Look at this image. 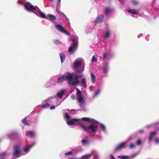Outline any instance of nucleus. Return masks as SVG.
<instances>
[{"label":"nucleus","instance_id":"1","mask_svg":"<svg viewBox=\"0 0 159 159\" xmlns=\"http://www.w3.org/2000/svg\"><path fill=\"white\" fill-rule=\"evenodd\" d=\"M35 143L30 145H26L24 147L22 150H20V144L17 143L14 146L13 156L16 158H19L22 155H24L28 153L30 151L31 148L34 145Z\"/></svg>","mask_w":159,"mask_h":159},{"label":"nucleus","instance_id":"2","mask_svg":"<svg viewBox=\"0 0 159 159\" xmlns=\"http://www.w3.org/2000/svg\"><path fill=\"white\" fill-rule=\"evenodd\" d=\"M25 10L29 12H32L37 16L45 19H47V17L37 7L34 6L29 2L25 3L24 4Z\"/></svg>","mask_w":159,"mask_h":159},{"label":"nucleus","instance_id":"3","mask_svg":"<svg viewBox=\"0 0 159 159\" xmlns=\"http://www.w3.org/2000/svg\"><path fill=\"white\" fill-rule=\"evenodd\" d=\"M66 90H61L57 93V96L51 97L45 101V102L48 103L50 105H54L55 106L59 105L63 101L61 99L63 95L64 94Z\"/></svg>","mask_w":159,"mask_h":159},{"label":"nucleus","instance_id":"4","mask_svg":"<svg viewBox=\"0 0 159 159\" xmlns=\"http://www.w3.org/2000/svg\"><path fill=\"white\" fill-rule=\"evenodd\" d=\"M81 120L84 121H88L92 124L88 126L86 131H90L94 133L96 131L98 128V122L94 119L89 117H83Z\"/></svg>","mask_w":159,"mask_h":159},{"label":"nucleus","instance_id":"5","mask_svg":"<svg viewBox=\"0 0 159 159\" xmlns=\"http://www.w3.org/2000/svg\"><path fill=\"white\" fill-rule=\"evenodd\" d=\"M79 68L76 71L79 73H81L84 70V60L81 58L76 60L73 63V68L75 70Z\"/></svg>","mask_w":159,"mask_h":159},{"label":"nucleus","instance_id":"6","mask_svg":"<svg viewBox=\"0 0 159 159\" xmlns=\"http://www.w3.org/2000/svg\"><path fill=\"white\" fill-rule=\"evenodd\" d=\"M83 76L82 74L78 75L74 73H70L69 77L71 78V81H70V83L71 84V86H75L79 83L78 78H82Z\"/></svg>","mask_w":159,"mask_h":159},{"label":"nucleus","instance_id":"7","mask_svg":"<svg viewBox=\"0 0 159 159\" xmlns=\"http://www.w3.org/2000/svg\"><path fill=\"white\" fill-rule=\"evenodd\" d=\"M70 73H67L66 75H63L60 78H58L57 80V82L58 83H61L64 81L65 79L68 81V84L71 86V84L70 83V81H71V78L69 77V76L70 75Z\"/></svg>","mask_w":159,"mask_h":159},{"label":"nucleus","instance_id":"8","mask_svg":"<svg viewBox=\"0 0 159 159\" xmlns=\"http://www.w3.org/2000/svg\"><path fill=\"white\" fill-rule=\"evenodd\" d=\"M77 100L79 103V106L81 107L82 110L84 111L85 109L84 106L86 105V103L83 100V97L81 95L78 97Z\"/></svg>","mask_w":159,"mask_h":159},{"label":"nucleus","instance_id":"9","mask_svg":"<svg viewBox=\"0 0 159 159\" xmlns=\"http://www.w3.org/2000/svg\"><path fill=\"white\" fill-rule=\"evenodd\" d=\"M103 59L104 60H109L114 56V53L111 51H107L103 53Z\"/></svg>","mask_w":159,"mask_h":159},{"label":"nucleus","instance_id":"10","mask_svg":"<svg viewBox=\"0 0 159 159\" xmlns=\"http://www.w3.org/2000/svg\"><path fill=\"white\" fill-rule=\"evenodd\" d=\"M75 42L71 44L70 46L68 49V52H71L75 50L77 48L78 45V37L76 36H75Z\"/></svg>","mask_w":159,"mask_h":159},{"label":"nucleus","instance_id":"11","mask_svg":"<svg viewBox=\"0 0 159 159\" xmlns=\"http://www.w3.org/2000/svg\"><path fill=\"white\" fill-rule=\"evenodd\" d=\"M130 139V138H129L127 141L124 142L122 143L117 145L115 148V150L116 151L125 148L126 146V145L128 141Z\"/></svg>","mask_w":159,"mask_h":159},{"label":"nucleus","instance_id":"12","mask_svg":"<svg viewBox=\"0 0 159 159\" xmlns=\"http://www.w3.org/2000/svg\"><path fill=\"white\" fill-rule=\"evenodd\" d=\"M102 68L104 73L107 75L109 70V64L108 62H103L102 65Z\"/></svg>","mask_w":159,"mask_h":159},{"label":"nucleus","instance_id":"13","mask_svg":"<svg viewBox=\"0 0 159 159\" xmlns=\"http://www.w3.org/2000/svg\"><path fill=\"white\" fill-rule=\"evenodd\" d=\"M55 27L57 30L59 31L61 33H64L68 35H69V34L67 32L64 30L63 27L61 25L59 24L55 26Z\"/></svg>","mask_w":159,"mask_h":159},{"label":"nucleus","instance_id":"14","mask_svg":"<svg viewBox=\"0 0 159 159\" xmlns=\"http://www.w3.org/2000/svg\"><path fill=\"white\" fill-rule=\"evenodd\" d=\"M136 154H134L129 156H119L118 157L121 159H131L134 158L137 156Z\"/></svg>","mask_w":159,"mask_h":159},{"label":"nucleus","instance_id":"15","mask_svg":"<svg viewBox=\"0 0 159 159\" xmlns=\"http://www.w3.org/2000/svg\"><path fill=\"white\" fill-rule=\"evenodd\" d=\"M111 30L109 28H107L103 33V35L105 39L109 38L110 35L112 34Z\"/></svg>","mask_w":159,"mask_h":159},{"label":"nucleus","instance_id":"16","mask_svg":"<svg viewBox=\"0 0 159 159\" xmlns=\"http://www.w3.org/2000/svg\"><path fill=\"white\" fill-rule=\"evenodd\" d=\"M80 119L78 118H73L72 120H67L66 122L67 124L69 125H73L75 124V121H78L80 120Z\"/></svg>","mask_w":159,"mask_h":159},{"label":"nucleus","instance_id":"17","mask_svg":"<svg viewBox=\"0 0 159 159\" xmlns=\"http://www.w3.org/2000/svg\"><path fill=\"white\" fill-rule=\"evenodd\" d=\"M98 124L100 125L99 131L105 133H107V128L105 125L101 123L98 122Z\"/></svg>","mask_w":159,"mask_h":159},{"label":"nucleus","instance_id":"18","mask_svg":"<svg viewBox=\"0 0 159 159\" xmlns=\"http://www.w3.org/2000/svg\"><path fill=\"white\" fill-rule=\"evenodd\" d=\"M91 157V154H87V155H84L81 158H79L74 157H72L69 159H68V157H67V158L63 157L62 159H88L89 158Z\"/></svg>","mask_w":159,"mask_h":159},{"label":"nucleus","instance_id":"19","mask_svg":"<svg viewBox=\"0 0 159 159\" xmlns=\"http://www.w3.org/2000/svg\"><path fill=\"white\" fill-rule=\"evenodd\" d=\"M25 134L26 136L30 138H34L35 137L36 135L34 132L31 131H26Z\"/></svg>","mask_w":159,"mask_h":159},{"label":"nucleus","instance_id":"20","mask_svg":"<svg viewBox=\"0 0 159 159\" xmlns=\"http://www.w3.org/2000/svg\"><path fill=\"white\" fill-rule=\"evenodd\" d=\"M147 127L148 128L151 127L156 128L157 129V131H159V122H157L152 123L149 125L147 126Z\"/></svg>","mask_w":159,"mask_h":159},{"label":"nucleus","instance_id":"21","mask_svg":"<svg viewBox=\"0 0 159 159\" xmlns=\"http://www.w3.org/2000/svg\"><path fill=\"white\" fill-rule=\"evenodd\" d=\"M103 19V16L102 15H100L98 16V17L94 21V22L96 24L101 23L102 20Z\"/></svg>","mask_w":159,"mask_h":159},{"label":"nucleus","instance_id":"22","mask_svg":"<svg viewBox=\"0 0 159 159\" xmlns=\"http://www.w3.org/2000/svg\"><path fill=\"white\" fill-rule=\"evenodd\" d=\"M157 134V133L155 132H152L150 133V136L149 138V141H151L152 140L153 137L155 136Z\"/></svg>","mask_w":159,"mask_h":159},{"label":"nucleus","instance_id":"23","mask_svg":"<svg viewBox=\"0 0 159 159\" xmlns=\"http://www.w3.org/2000/svg\"><path fill=\"white\" fill-rule=\"evenodd\" d=\"M80 125L82 127L83 130L85 132H86L88 126H86V125L84 124L82 122H81L80 123Z\"/></svg>","mask_w":159,"mask_h":159},{"label":"nucleus","instance_id":"24","mask_svg":"<svg viewBox=\"0 0 159 159\" xmlns=\"http://www.w3.org/2000/svg\"><path fill=\"white\" fill-rule=\"evenodd\" d=\"M60 58L61 59V62L62 63L65 59V56L64 53L61 52L60 54Z\"/></svg>","mask_w":159,"mask_h":159},{"label":"nucleus","instance_id":"25","mask_svg":"<svg viewBox=\"0 0 159 159\" xmlns=\"http://www.w3.org/2000/svg\"><path fill=\"white\" fill-rule=\"evenodd\" d=\"M81 143L83 145L86 146L89 144L90 142L89 140L85 139H83Z\"/></svg>","mask_w":159,"mask_h":159},{"label":"nucleus","instance_id":"26","mask_svg":"<svg viewBox=\"0 0 159 159\" xmlns=\"http://www.w3.org/2000/svg\"><path fill=\"white\" fill-rule=\"evenodd\" d=\"M127 11L129 13H130L132 14H135L138 12V11L137 10L131 9H128Z\"/></svg>","mask_w":159,"mask_h":159},{"label":"nucleus","instance_id":"27","mask_svg":"<svg viewBox=\"0 0 159 159\" xmlns=\"http://www.w3.org/2000/svg\"><path fill=\"white\" fill-rule=\"evenodd\" d=\"M91 154V156L92 155H94V157L93 159H97L98 154L96 151L94 150L93 151V152Z\"/></svg>","mask_w":159,"mask_h":159},{"label":"nucleus","instance_id":"28","mask_svg":"<svg viewBox=\"0 0 159 159\" xmlns=\"http://www.w3.org/2000/svg\"><path fill=\"white\" fill-rule=\"evenodd\" d=\"M91 82L93 83H94L95 82L96 77L92 73H91Z\"/></svg>","mask_w":159,"mask_h":159},{"label":"nucleus","instance_id":"29","mask_svg":"<svg viewBox=\"0 0 159 159\" xmlns=\"http://www.w3.org/2000/svg\"><path fill=\"white\" fill-rule=\"evenodd\" d=\"M7 156V154L4 152L0 154V159H5Z\"/></svg>","mask_w":159,"mask_h":159},{"label":"nucleus","instance_id":"30","mask_svg":"<svg viewBox=\"0 0 159 159\" xmlns=\"http://www.w3.org/2000/svg\"><path fill=\"white\" fill-rule=\"evenodd\" d=\"M111 9L109 7H107L105 8L104 11V13L105 14H108L111 11Z\"/></svg>","mask_w":159,"mask_h":159},{"label":"nucleus","instance_id":"31","mask_svg":"<svg viewBox=\"0 0 159 159\" xmlns=\"http://www.w3.org/2000/svg\"><path fill=\"white\" fill-rule=\"evenodd\" d=\"M48 16L49 17L50 19L51 20H55V19H56V17L55 16L52 15H51V14H48Z\"/></svg>","mask_w":159,"mask_h":159},{"label":"nucleus","instance_id":"32","mask_svg":"<svg viewBox=\"0 0 159 159\" xmlns=\"http://www.w3.org/2000/svg\"><path fill=\"white\" fill-rule=\"evenodd\" d=\"M50 104L48 103L47 102L44 104H42L41 105V106L43 108H46L50 107Z\"/></svg>","mask_w":159,"mask_h":159},{"label":"nucleus","instance_id":"33","mask_svg":"<svg viewBox=\"0 0 159 159\" xmlns=\"http://www.w3.org/2000/svg\"><path fill=\"white\" fill-rule=\"evenodd\" d=\"M99 93V90H98L97 91H96L93 95V98H94L96 96H97Z\"/></svg>","mask_w":159,"mask_h":159},{"label":"nucleus","instance_id":"34","mask_svg":"<svg viewBox=\"0 0 159 159\" xmlns=\"http://www.w3.org/2000/svg\"><path fill=\"white\" fill-rule=\"evenodd\" d=\"M22 122L23 124H24L25 125H29V124L27 122V120H26L25 118L23 119L22 120Z\"/></svg>","mask_w":159,"mask_h":159},{"label":"nucleus","instance_id":"35","mask_svg":"<svg viewBox=\"0 0 159 159\" xmlns=\"http://www.w3.org/2000/svg\"><path fill=\"white\" fill-rule=\"evenodd\" d=\"M142 143V141L140 139H138L136 143V144L137 146L140 145Z\"/></svg>","mask_w":159,"mask_h":159},{"label":"nucleus","instance_id":"36","mask_svg":"<svg viewBox=\"0 0 159 159\" xmlns=\"http://www.w3.org/2000/svg\"><path fill=\"white\" fill-rule=\"evenodd\" d=\"M136 148L135 145L133 143H131L129 146V148L130 149H133Z\"/></svg>","mask_w":159,"mask_h":159},{"label":"nucleus","instance_id":"37","mask_svg":"<svg viewBox=\"0 0 159 159\" xmlns=\"http://www.w3.org/2000/svg\"><path fill=\"white\" fill-rule=\"evenodd\" d=\"M97 58L95 57L94 55H93L91 59L92 62H96L97 61Z\"/></svg>","mask_w":159,"mask_h":159},{"label":"nucleus","instance_id":"38","mask_svg":"<svg viewBox=\"0 0 159 159\" xmlns=\"http://www.w3.org/2000/svg\"><path fill=\"white\" fill-rule=\"evenodd\" d=\"M95 139L96 140H101L102 137L100 136L96 135L95 136Z\"/></svg>","mask_w":159,"mask_h":159},{"label":"nucleus","instance_id":"39","mask_svg":"<svg viewBox=\"0 0 159 159\" xmlns=\"http://www.w3.org/2000/svg\"><path fill=\"white\" fill-rule=\"evenodd\" d=\"M80 83L83 85H84L86 84L85 79V78H83L82 79L80 82Z\"/></svg>","mask_w":159,"mask_h":159},{"label":"nucleus","instance_id":"40","mask_svg":"<svg viewBox=\"0 0 159 159\" xmlns=\"http://www.w3.org/2000/svg\"><path fill=\"white\" fill-rule=\"evenodd\" d=\"M64 117L66 119H67V120L70 119V116L67 113H66L65 114Z\"/></svg>","mask_w":159,"mask_h":159},{"label":"nucleus","instance_id":"41","mask_svg":"<svg viewBox=\"0 0 159 159\" xmlns=\"http://www.w3.org/2000/svg\"><path fill=\"white\" fill-rule=\"evenodd\" d=\"M131 2L132 4L134 5H136L138 3V1L135 0H131Z\"/></svg>","mask_w":159,"mask_h":159},{"label":"nucleus","instance_id":"42","mask_svg":"<svg viewBox=\"0 0 159 159\" xmlns=\"http://www.w3.org/2000/svg\"><path fill=\"white\" fill-rule=\"evenodd\" d=\"M54 43L57 44H61V43L57 40H55L54 41Z\"/></svg>","mask_w":159,"mask_h":159},{"label":"nucleus","instance_id":"43","mask_svg":"<svg viewBox=\"0 0 159 159\" xmlns=\"http://www.w3.org/2000/svg\"><path fill=\"white\" fill-rule=\"evenodd\" d=\"M72 154V152L71 151L68 152H66L65 153V155L66 156L70 155Z\"/></svg>","mask_w":159,"mask_h":159},{"label":"nucleus","instance_id":"44","mask_svg":"<svg viewBox=\"0 0 159 159\" xmlns=\"http://www.w3.org/2000/svg\"><path fill=\"white\" fill-rule=\"evenodd\" d=\"M155 141L156 144L159 143V138H156L155 139Z\"/></svg>","mask_w":159,"mask_h":159},{"label":"nucleus","instance_id":"45","mask_svg":"<svg viewBox=\"0 0 159 159\" xmlns=\"http://www.w3.org/2000/svg\"><path fill=\"white\" fill-rule=\"evenodd\" d=\"M76 93L78 94H80L81 93V91H80V90L78 88L76 89Z\"/></svg>","mask_w":159,"mask_h":159},{"label":"nucleus","instance_id":"46","mask_svg":"<svg viewBox=\"0 0 159 159\" xmlns=\"http://www.w3.org/2000/svg\"><path fill=\"white\" fill-rule=\"evenodd\" d=\"M59 8H57V11L58 14L61 15L63 14L59 11Z\"/></svg>","mask_w":159,"mask_h":159},{"label":"nucleus","instance_id":"47","mask_svg":"<svg viewBox=\"0 0 159 159\" xmlns=\"http://www.w3.org/2000/svg\"><path fill=\"white\" fill-rule=\"evenodd\" d=\"M15 134V132H12L10 133V134H9L8 135V137L10 138H11V137L10 136V135H13L14 134Z\"/></svg>","mask_w":159,"mask_h":159},{"label":"nucleus","instance_id":"48","mask_svg":"<svg viewBox=\"0 0 159 159\" xmlns=\"http://www.w3.org/2000/svg\"><path fill=\"white\" fill-rule=\"evenodd\" d=\"M60 5L61 4L60 3V2H59V1H58V2L57 6V8H59L60 7Z\"/></svg>","mask_w":159,"mask_h":159},{"label":"nucleus","instance_id":"49","mask_svg":"<svg viewBox=\"0 0 159 159\" xmlns=\"http://www.w3.org/2000/svg\"><path fill=\"white\" fill-rule=\"evenodd\" d=\"M71 98L73 99L74 100L75 99V95L74 94H72L70 96Z\"/></svg>","mask_w":159,"mask_h":159},{"label":"nucleus","instance_id":"50","mask_svg":"<svg viewBox=\"0 0 159 159\" xmlns=\"http://www.w3.org/2000/svg\"><path fill=\"white\" fill-rule=\"evenodd\" d=\"M144 131L143 130H140L138 132V133L140 134H142L144 133Z\"/></svg>","mask_w":159,"mask_h":159},{"label":"nucleus","instance_id":"51","mask_svg":"<svg viewBox=\"0 0 159 159\" xmlns=\"http://www.w3.org/2000/svg\"><path fill=\"white\" fill-rule=\"evenodd\" d=\"M143 35V34H140L138 36V38H140Z\"/></svg>","mask_w":159,"mask_h":159},{"label":"nucleus","instance_id":"52","mask_svg":"<svg viewBox=\"0 0 159 159\" xmlns=\"http://www.w3.org/2000/svg\"><path fill=\"white\" fill-rule=\"evenodd\" d=\"M55 108V107L54 106H52L50 107V109L51 110H52Z\"/></svg>","mask_w":159,"mask_h":159},{"label":"nucleus","instance_id":"53","mask_svg":"<svg viewBox=\"0 0 159 159\" xmlns=\"http://www.w3.org/2000/svg\"><path fill=\"white\" fill-rule=\"evenodd\" d=\"M111 159H116L112 155H111Z\"/></svg>","mask_w":159,"mask_h":159},{"label":"nucleus","instance_id":"54","mask_svg":"<svg viewBox=\"0 0 159 159\" xmlns=\"http://www.w3.org/2000/svg\"><path fill=\"white\" fill-rule=\"evenodd\" d=\"M17 3L19 4H22L21 2L20 1H17Z\"/></svg>","mask_w":159,"mask_h":159},{"label":"nucleus","instance_id":"55","mask_svg":"<svg viewBox=\"0 0 159 159\" xmlns=\"http://www.w3.org/2000/svg\"><path fill=\"white\" fill-rule=\"evenodd\" d=\"M157 17V16H154V19L155 18H156V17Z\"/></svg>","mask_w":159,"mask_h":159},{"label":"nucleus","instance_id":"56","mask_svg":"<svg viewBox=\"0 0 159 159\" xmlns=\"http://www.w3.org/2000/svg\"><path fill=\"white\" fill-rule=\"evenodd\" d=\"M57 100H56V101H54V102L55 103V102H57Z\"/></svg>","mask_w":159,"mask_h":159},{"label":"nucleus","instance_id":"57","mask_svg":"<svg viewBox=\"0 0 159 159\" xmlns=\"http://www.w3.org/2000/svg\"><path fill=\"white\" fill-rule=\"evenodd\" d=\"M58 1H59V2H60L61 0H58Z\"/></svg>","mask_w":159,"mask_h":159},{"label":"nucleus","instance_id":"58","mask_svg":"<svg viewBox=\"0 0 159 159\" xmlns=\"http://www.w3.org/2000/svg\"><path fill=\"white\" fill-rule=\"evenodd\" d=\"M72 31L73 32V30L72 29Z\"/></svg>","mask_w":159,"mask_h":159},{"label":"nucleus","instance_id":"59","mask_svg":"<svg viewBox=\"0 0 159 159\" xmlns=\"http://www.w3.org/2000/svg\"><path fill=\"white\" fill-rule=\"evenodd\" d=\"M88 34L89 33H88V32H86Z\"/></svg>","mask_w":159,"mask_h":159},{"label":"nucleus","instance_id":"60","mask_svg":"<svg viewBox=\"0 0 159 159\" xmlns=\"http://www.w3.org/2000/svg\"><path fill=\"white\" fill-rule=\"evenodd\" d=\"M11 159H15L14 158H12Z\"/></svg>","mask_w":159,"mask_h":159}]
</instances>
